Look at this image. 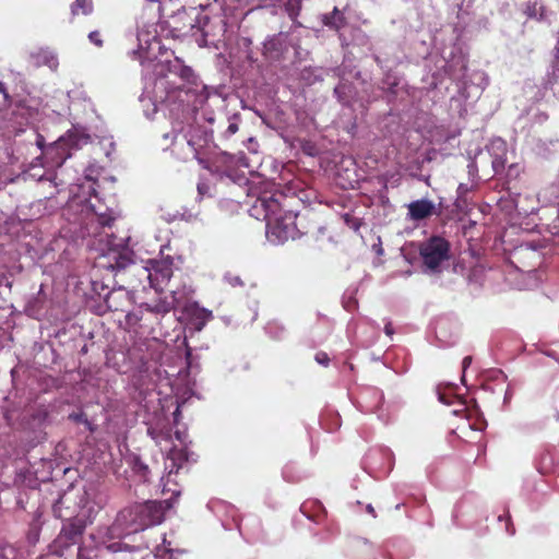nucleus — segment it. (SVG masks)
<instances>
[{
    "mask_svg": "<svg viewBox=\"0 0 559 559\" xmlns=\"http://www.w3.org/2000/svg\"><path fill=\"white\" fill-rule=\"evenodd\" d=\"M169 508L170 504L167 501H146L126 507L117 514L110 531L118 535L142 532L160 524Z\"/></svg>",
    "mask_w": 559,
    "mask_h": 559,
    "instance_id": "1",
    "label": "nucleus"
},
{
    "mask_svg": "<svg viewBox=\"0 0 559 559\" xmlns=\"http://www.w3.org/2000/svg\"><path fill=\"white\" fill-rule=\"evenodd\" d=\"M91 142L90 134L78 129H71L60 136L57 141L43 150L41 166L47 169L61 167L62 164L70 158L75 151Z\"/></svg>",
    "mask_w": 559,
    "mask_h": 559,
    "instance_id": "2",
    "label": "nucleus"
},
{
    "mask_svg": "<svg viewBox=\"0 0 559 559\" xmlns=\"http://www.w3.org/2000/svg\"><path fill=\"white\" fill-rule=\"evenodd\" d=\"M266 222V238L272 243H283L294 239L298 233L297 212H263Z\"/></svg>",
    "mask_w": 559,
    "mask_h": 559,
    "instance_id": "3",
    "label": "nucleus"
},
{
    "mask_svg": "<svg viewBox=\"0 0 559 559\" xmlns=\"http://www.w3.org/2000/svg\"><path fill=\"white\" fill-rule=\"evenodd\" d=\"M287 197L281 191H259L257 188L247 190L246 199L237 201L239 206H249L251 210H283L287 204L284 203Z\"/></svg>",
    "mask_w": 559,
    "mask_h": 559,
    "instance_id": "4",
    "label": "nucleus"
},
{
    "mask_svg": "<svg viewBox=\"0 0 559 559\" xmlns=\"http://www.w3.org/2000/svg\"><path fill=\"white\" fill-rule=\"evenodd\" d=\"M112 259L115 262L110 264V267L122 272L123 275L135 277V282L130 281L129 283L132 288H135L138 285H143L144 282H148L150 287L155 286L152 278V271L142 264L133 262L128 253L114 252Z\"/></svg>",
    "mask_w": 559,
    "mask_h": 559,
    "instance_id": "5",
    "label": "nucleus"
},
{
    "mask_svg": "<svg viewBox=\"0 0 559 559\" xmlns=\"http://www.w3.org/2000/svg\"><path fill=\"white\" fill-rule=\"evenodd\" d=\"M449 251V241L439 236L429 238L419 248L423 262L430 270H437L443 261L448 260Z\"/></svg>",
    "mask_w": 559,
    "mask_h": 559,
    "instance_id": "6",
    "label": "nucleus"
},
{
    "mask_svg": "<svg viewBox=\"0 0 559 559\" xmlns=\"http://www.w3.org/2000/svg\"><path fill=\"white\" fill-rule=\"evenodd\" d=\"M85 527L86 521L84 519H74L72 521L64 522L55 543L60 548L76 545L81 542Z\"/></svg>",
    "mask_w": 559,
    "mask_h": 559,
    "instance_id": "7",
    "label": "nucleus"
},
{
    "mask_svg": "<svg viewBox=\"0 0 559 559\" xmlns=\"http://www.w3.org/2000/svg\"><path fill=\"white\" fill-rule=\"evenodd\" d=\"M81 506L68 493H63L52 506V513L63 522H69L79 518Z\"/></svg>",
    "mask_w": 559,
    "mask_h": 559,
    "instance_id": "8",
    "label": "nucleus"
},
{
    "mask_svg": "<svg viewBox=\"0 0 559 559\" xmlns=\"http://www.w3.org/2000/svg\"><path fill=\"white\" fill-rule=\"evenodd\" d=\"M76 189L82 190L83 197H81L79 193H76L72 190V193L74 195L70 203V207L82 206V210H90V211L95 210L96 205L92 204L90 201V198L92 197V194L96 195L94 183L88 185L87 189H85L84 186H78Z\"/></svg>",
    "mask_w": 559,
    "mask_h": 559,
    "instance_id": "9",
    "label": "nucleus"
},
{
    "mask_svg": "<svg viewBox=\"0 0 559 559\" xmlns=\"http://www.w3.org/2000/svg\"><path fill=\"white\" fill-rule=\"evenodd\" d=\"M321 22L324 26L335 32H340L347 25V19L337 7H334L331 13L323 14L321 16Z\"/></svg>",
    "mask_w": 559,
    "mask_h": 559,
    "instance_id": "10",
    "label": "nucleus"
},
{
    "mask_svg": "<svg viewBox=\"0 0 559 559\" xmlns=\"http://www.w3.org/2000/svg\"><path fill=\"white\" fill-rule=\"evenodd\" d=\"M188 313L190 316L191 322L194 328L200 331L205 324L213 318V313L211 310L205 308H201L198 305H192L188 308Z\"/></svg>",
    "mask_w": 559,
    "mask_h": 559,
    "instance_id": "11",
    "label": "nucleus"
},
{
    "mask_svg": "<svg viewBox=\"0 0 559 559\" xmlns=\"http://www.w3.org/2000/svg\"><path fill=\"white\" fill-rule=\"evenodd\" d=\"M168 70L187 83L194 84L197 81L194 71L190 67L182 64L179 58H176L175 62L169 64Z\"/></svg>",
    "mask_w": 559,
    "mask_h": 559,
    "instance_id": "12",
    "label": "nucleus"
},
{
    "mask_svg": "<svg viewBox=\"0 0 559 559\" xmlns=\"http://www.w3.org/2000/svg\"><path fill=\"white\" fill-rule=\"evenodd\" d=\"M524 13L530 19L543 21L546 17V9L538 0H528Z\"/></svg>",
    "mask_w": 559,
    "mask_h": 559,
    "instance_id": "13",
    "label": "nucleus"
},
{
    "mask_svg": "<svg viewBox=\"0 0 559 559\" xmlns=\"http://www.w3.org/2000/svg\"><path fill=\"white\" fill-rule=\"evenodd\" d=\"M94 5L93 0H75L71 4V22H73L74 17L83 14L88 15L93 12Z\"/></svg>",
    "mask_w": 559,
    "mask_h": 559,
    "instance_id": "14",
    "label": "nucleus"
},
{
    "mask_svg": "<svg viewBox=\"0 0 559 559\" xmlns=\"http://www.w3.org/2000/svg\"><path fill=\"white\" fill-rule=\"evenodd\" d=\"M284 10L296 27L302 26V24L298 21V16L301 11V1L300 0H287L284 3Z\"/></svg>",
    "mask_w": 559,
    "mask_h": 559,
    "instance_id": "15",
    "label": "nucleus"
},
{
    "mask_svg": "<svg viewBox=\"0 0 559 559\" xmlns=\"http://www.w3.org/2000/svg\"><path fill=\"white\" fill-rule=\"evenodd\" d=\"M87 218L92 224H97L100 227H110L111 222L115 221V217H111L107 212L98 213V212H86Z\"/></svg>",
    "mask_w": 559,
    "mask_h": 559,
    "instance_id": "16",
    "label": "nucleus"
},
{
    "mask_svg": "<svg viewBox=\"0 0 559 559\" xmlns=\"http://www.w3.org/2000/svg\"><path fill=\"white\" fill-rule=\"evenodd\" d=\"M155 273H152L153 283L155 286L153 288L157 289V286L160 283L168 282L173 275V270L169 265H162L160 267L154 269Z\"/></svg>",
    "mask_w": 559,
    "mask_h": 559,
    "instance_id": "17",
    "label": "nucleus"
},
{
    "mask_svg": "<svg viewBox=\"0 0 559 559\" xmlns=\"http://www.w3.org/2000/svg\"><path fill=\"white\" fill-rule=\"evenodd\" d=\"M144 306L147 311L158 314L168 313L174 308L173 304L165 299H158L154 304H144Z\"/></svg>",
    "mask_w": 559,
    "mask_h": 559,
    "instance_id": "18",
    "label": "nucleus"
},
{
    "mask_svg": "<svg viewBox=\"0 0 559 559\" xmlns=\"http://www.w3.org/2000/svg\"><path fill=\"white\" fill-rule=\"evenodd\" d=\"M457 198H456V201H455V210H459V211H462V210H471L468 207L469 203H468V194H469V190L467 189L466 186L464 185H460L459 188H457Z\"/></svg>",
    "mask_w": 559,
    "mask_h": 559,
    "instance_id": "19",
    "label": "nucleus"
},
{
    "mask_svg": "<svg viewBox=\"0 0 559 559\" xmlns=\"http://www.w3.org/2000/svg\"><path fill=\"white\" fill-rule=\"evenodd\" d=\"M68 419L75 424H83L90 432L95 431L94 425L88 420L84 412H73L69 414Z\"/></svg>",
    "mask_w": 559,
    "mask_h": 559,
    "instance_id": "20",
    "label": "nucleus"
},
{
    "mask_svg": "<svg viewBox=\"0 0 559 559\" xmlns=\"http://www.w3.org/2000/svg\"><path fill=\"white\" fill-rule=\"evenodd\" d=\"M341 218L343 219L344 224L354 231H358L359 227L362 225L361 219L354 216L350 212H345L341 215Z\"/></svg>",
    "mask_w": 559,
    "mask_h": 559,
    "instance_id": "21",
    "label": "nucleus"
},
{
    "mask_svg": "<svg viewBox=\"0 0 559 559\" xmlns=\"http://www.w3.org/2000/svg\"><path fill=\"white\" fill-rule=\"evenodd\" d=\"M408 210H435V204L426 199L417 200L408 205Z\"/></svg>",
    "mask_w": 559,
    "mask_h": 559,
    "instance_id": "22",
    "label": "nucleus"
},
{
    "mask_svg": "<svg viewBox=\"0 0 559 559\" xmlns=\"http://www.w3.org/2000/svg\"><path fill=\"white\" fill-rule=\"evenodd\" d=\"M313 506H317L320 513H318V515L316 518H312L313 521L316 522H320V518L321 516H324L325 515V510L323 508V506L321 503H317V502H306L301 506V511L307 514L308 510L310 508H312Z\"/></svg>",
    "mask_w": 559,
    "mask_h": 559,
    "instance_id": "23",
    "label": "nucleus"
},
{
    "mask_svg": "<svg viewBox=\"0 0 559 559\" xmlns=\"http://www.w3.org/2000/svg\"><path fill=\"white\" fill-rule=\"evenodd\" d=\"M524 170L523 166L518 163L511 164L507 170V177L509 179H518L521 173Z\"/></svg>",
    "mask_w": 559,
    "mask_h": 559,
    "instance_id": "24",
    "label": "nucleus"
},
{
    "mask_svg": "<svg viewBox=\"0 0 559 559\" xmlns=\"http://www.w3.org/2000/svg\"><path fill=\"white\" fill-rule=\"evenodd\" d=\"M133 468H134V471H135L139 475H141V476L144 478V480H147V476H148V474H150V469H148V467H147V465H146V464H144L143 462H141L139 459H136V460L134 461V466H133Z\"/></svg>",
    "mask_w": 559,
    "mask_h": 559,
    "instance_id": "25",
    "label": "nucleus"
},
{
    "mask_svg": "<svg viewBox=\"0 0 559 559\" xmlns=\"http://www.w3.org/2000/svg\"><path fill=\"white\" fill-rule=\"evenodd\" d=\"M552 68H554L555 72H559V29H558V33H557V43H556V46L554 48V63H552Z\"/></svg>",
    "mask_w": 559,
    "mask_h": 559,
    "instance_id": "26",
    "label": "nucleus"
},
{
    "mask_svg": "<svg viewBox=\"0 0 559 559\" xmlns=\"http://www.w3.org/2000/svg\"><path fill=\"white\" fill-rule=\"evenodd\" d=\"M492 168L496 174H500L504 169V159L502 157H495L492 159Z\"/></svg>",
    "mask_w": 559,
    "mask_h": 559,
    "instance_id": "27",
    "label": "nucleus"
},
{
    "mask_svg": "<svg viewBox=\"0 0 559 559\" xmlns=\"http://www.w3.org/2000/svg\"><path fill=\"white\" fill-rule=\"evenodd\" d=\"M88 39L91 43L96 45L97 47L103 46V39L100 38V33L98 31H93L88 34Z\"/></svg>",
    "mask_w": 559,
    "mask_h": 559,
    "instance_id": "28",
    "label": "nucleus"
},
{
    "mask_svg": "<svg viewBox=\"0 0 559 559\" xmlns=\"http://www.w3.org/2000/svg\"><path fill=\"white\" fill-rule=\"evenodd\" d=\"M433 212H408L411 219L420 221L428 217Z\"/></svg>",
    "mask_w": 559,
    "mask_h": 559,
    "instance_id": "29",
    "label": "nucleus"
},
{
    "mask_svg": "<svg viewBox=\"0 0 559 559\" xmlns=\"http://www.w3.org/2000/svg\"><path fill=\"white\" fill-rule=\"evenodd\" d=\"M316 360L320 364V365H323V366H328L329 361H330V358L328 356L326 353L324 352H319L317 353L316 355Z\"/></svg>",
    "mask_w": 559,
    "mask_h": 559,
    "instance_id": "30",
    "label": "nucleus"
},
{
    "mask_svg": "<svg viewBox=\"0 0 559 559\" xmlns=\"http://www.w3.org/2000/svg\"><path fill=\"white\" fill-rule=\"evenodd\" d=\"M209 190H210V187L206 182H200L198 183V192L201 197L205 195L206 193H209Z\"/></svg>",
    "mask_w": 559,
    "mask_h": 559,
    "instance_id": "31",
    "label": "nucleus"
},
{
    "mask_svg": "<svg viewBox=\"0 0 559 559\" xmlns=\"http://www.w3.org/2000/svg\"><path fill=\"white\" fill-rule=\"evenodd\" d=\"M188 144L192 147V150L194 152L193 153L194 158H197L198 160H201V158L199 157V150L197 147L198 143L191 138L188 140Z\"/></svg>",
    "mask_w": 559,
    "mask_h": 559,
    "instance_id": "32",
    "label": "nucleus"
},
{
    "mask_svg": "<svg viewBox=\"0 0 559 559\" xmlns=\"http://www.w3.org/2000/svg\"><path fill=\"white\" fill-rule=\"evenodd\" d=\"M238 129H239L238 124L236 122H231V123H229V126L226 129V134L233 135L238 131Z\"/></svg>",
    "mask_w": 559,
    "mask_h": 559,
    "instance_id": "33",
    "label": "nucleus"
},
{
    "mask_svg": "<svg viewBox=\"0 0 559 559\" xmlns=\"http://www.w3.org/2000/svg\"><path fill=\"white\" fill-rule=\"evenodd\" d=\"M0 93L3 95L7 102L10 100V95L8 93L7 86L2 81H0Z\"/></svg>",
    "mask_w": 559,
    "mask_h": 559,
    "instance_id": "34",
    "label": "nucleus"
},
{
    "mask_svg": "<svg viewBox=\"0 0 559 559\" xmlns=\"http://www.w3.org/2000/svg\"><path fill=\"white\" fill-rule=\"evenodd\" d=\"M139 320H140V318H139V317H136V316H135V314H133V313H128V314H127V322H128L129 324H134V323H136Z\"/></svg>",
    "mask_w": 559,
    "mask_h": 559,
    "instance_id": "35",
    "label": "nucleus"
},
{
    "mask_svg": "<svg viewBox=\"0 0 559 559\" xmlns=\"http://www.w3.org/2000/svg\"><path fill=\"white\" fill-rule=\"evenodd\" d=\"M384 332L388 336H392L394 334L393 325L391 322H388L384 326Z\"/></svg>",
    "mask_w": 559,
    "mask_h": 559,
    "instance_id": "36",
    "label": "nucleus"
},
{
    "mask_svg": "<svg viewBox=\"0 0 559 559\" xmlns=\"http://www.w3.org/2000/svg\"><path fill=\"white\" fill-rule=\"evenodd\" d=\"M471 364H472V357L471 356L464 357L463 362H462L463 370L465 371L469 367Z\"/></svg>",
    "mask_w": 559,
    "mask_h": 559,
    "instance_id": "37",
    "label": "nucleus"
},
{
    "mask_svg": "<svg viewBox=\"0 0 559 559\" xmlns=\"http://www.w3.org/2000/svg\"><path fill=\"white\" fill-rule=\"evenodd\" d=\"M112 297H114V293H110V294L107 296V298H106L107 306H108V308H109V309H111V310H118V308H117V307H114V306L111 305V302H110Z\"/></svg>",
    "mask_w": 559,
    "mask_h": 559,
    "instance_id": "38",
    "label": "nucleus"
},
{
    "mask_svg": "<svg viewBox=\"0 0 559 559\" xmlns=\"http://www.w3.org/2000/svg\"><path fill=\"white\" fill-rule=\"evenodd\" d=\"M357 180H349L347 183L345 182H341L340 185L344 188V189H347V188H354V183H356Z\"/></svg>",
    "mask_w": 559,
    "mask_h": 559,
    "instance_id": "39",
    "label": "nucleus"
},
{
    "mask_svg": "<svg viewBox=\"0 0 559 559\" xmlns=\"http://www.w3.org/2000/svg\"><path fill=\"white\" fill-rule=\"evenodd\" d=\"M341 91H342V86H336V87L334 88V94L337 96V98H338V100H340V102H343V97H342V96H340Z\"/></svg>",
    "mask_w": 559,
    "mask_h": 559,
    "instance_id": "40",
    "label": "nucleus"
},
{
    "mask_svg": "<svg viewBox=\"0 0 559 559\" xmlns=\"http://www.w3.org/2000/svg\"><path fill=\"white\" fill-rule=\"evenodd\" d=\"M147 432H148V435H150L153 439H156V438H157V436H156V433H155V430H154V429H151V428H150V429L147 430Z\"/></svg>",
    "mask_w": 559,
    "mask_h": 559,
    "instance_id": "41",
    "label": "nucleus"
},
{
    "mask_svg": "<svg viewBox=\"0 0 559 559\" xmlns=\"http://www.w3.org/2000/svg\"><path fill=\"white\" fill-rule=\"evenodd\" d=\"M50 61L51 63H49V67L52 68V67H56L57 66V60L55 59V57H51L50 58Z\"/></svg>",
    "mask_w": 559,
    "mask_h": 559,
    "instance_id": "42",
    "label": "nucleus"
},
{
    "mask_svg": "<svg viewBox=\"0 0 559 559\" xmlns=\"http://www.w3.org/2000/svg\"><path fill=\"white\" fill-rule=\"evenodd\" d=\"M368 511H369L370 513H372V514L374 513V510H373V508H372L371 506H368Z\"/></svg>",
    "mask_w": 559,
    "mask_h": 559,
    "instance_id": "43",
    "label": "nucleus"
},
{
    "mask_svg": "<svg viewBox=\"0 0 559 559\" xmlns=\"http://www.w3.org/2000/svg\"><path fill=\"white\" fill-rule=\"evenodd\" d=\"M507 207H508V206L500 205V210H501V211L507 210Z\"/></svg>",
    "mask_w": 559,
    "mask_h": 559,
    "instance_id": "44",
    "label": "nucleus"
},
{
    "mask_svg": "<svg viewBox=\"0 0 559 559\" xmlns=\"http://www.w3.org/2000/svg\"><path fill=\"white\" fill-rule=\"evenodd\" d=\"M189 25H190V28H191V29L195 27V25H194V24H192V23H190Z\"/></svg>",
    "mask_w": 559,
    "mask_h": 559,
    "instance_id": "45",
    "label": "nucleus"
}]
</instances>
